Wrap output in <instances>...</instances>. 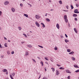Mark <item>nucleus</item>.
<instances>
[{"label": "nucleus", "mask_w": 79, "mask_h": 79, "mask_svg": "<svg viewBox=\"0 0 79 79\" xmlns=\"http://www.w3.org/2000/svg\"><path fill=\"white\" fill-rule=\"evenodd\" d=\"M73 17H77V15L75 14H74L73 15Z\"/></svg>", "instance_id": "obj_17"}, {"label": "nucleus", "mask_w": 79, "mask_h": 79, "mask_svg": "<svg viewBox=\"0 0 79 79\" xmlns=\"http://www.w3.org/2000/svg\"><path fill=\"white\" fill-rule=\"evenodd\" d=\"M20 6H21V7H23V4H20Z\"/></svg>", "instance_id": "obj_32"}, {"label": "nucleus", "mask_w": 79, "mask_h": 79, "mask_svg": "<svg viewBox=\"0 0 79 79\" xmlns=\"http://www.w3.org/2000/svg\"><path fill=\"white\" fill-rule=\"evenodd\" d=\"M0 48H2V45L1 44H0Z\"/></svg>", "instance_id": "obj_53"}, {"label": "nucleus", "mask_w": 79, "mask_h": 79, "mask_svg": "<svg viewBox=\"0 0 79 79\" xmlns=\"http://www.w3.org/2000/svg\"><path fill=\"white\" fill-rule=\"evenodd\" d=\"M41 25H42V27H45V25H44V23H41Z\"/></svg>", "instance_id": "obj_13"}, {"label": "nucleus", "mask_w": 79, "mask_h": 79, "mask_svg": "<svg viewBox=\"0 0 79 79\" xmlns=\"http://www.w3.org/2000/svg\"><path fill=\"white\" fill-rule=\"evenodd\" d=\"M74 30L75 31V32L77 34V29H76V28H74Z\"/></svg>", "instance_id": "obj_16"}, {"label": "nucleus", "mask_w": 79, "mask_h": 79, "mask_svg": "<svg viewBox=\"0 0 79 79\" xmlns=\"http://www.w3.org/2000/svg\"><path fill=\"white\" fill-rule=\"evenodd\" d=\"M76 6L77 7H79V4H76Z\"/></svg>", "instance_id": "obj_37"}, {"label": "nucleus", "mask_w": 79, "mask_h": 79, "mask_svg": "<svg viewBox=\"0 0 79 79\" xmlns=\"http://www.w3.org/2000/svg\"><path fill=\"white\" fill-rule=\"evenodd\" d=\"M66 8H67V9H68L69 8V6H66Z\"/></svg>", "instance_id": "obj_48"}, {"label": "nucleus", "mask_w": 79, "mask_h": 79, "mask_svg": "<svg viewBox=\"0 0 79 79\" xmlns=\"http://www.w3.org/2000/svg\"><path fill=\"white\" fill-rule=\"evenodd\" d=\"M65 35L66 37L67 38H68V35H66V34H65Z\"/></svg>", "instance_id": "obj_49"}, {"label": "nucleus", "mask_w": 79, "mask_h": 79, "mask_svg": "<svg viewBox=\"0 0 79 79\" xmlns=\"http://www.w3.org/2000/svg\"><path fill=\"white\" fill-rule=\"evenodd\" d=\"M74 19L75 21H77V19L76 18H75Z\"/></svg>", "instance_id": "obj_47"}, {"label": "nucleus", "mask_w": 79, "mask_h": 79, "mask_svg": "<svg viewBox=\"0 0 79 79\" xmlns=\"http://www.w3.org/2000/svg\"><path fill=\"white\" fill-rule=\"evenodd\" d=\"M10 77L11 78H12V77H12V75H10Z\"/></svg>", "instance_id": "obj_52"}, {"label": "nucleus", "mask_w": 79, "mask_h": 79, "mask_svg": "<svg viewBox=\"0 0 79 79\" xmlns=\"http://www.w3.org/2000/svg\"><path fill=\"white\" fill-rule=\"evenodd\" d=\"M56 27L58 29H60V26L59 25V24H58V23H57L56 24Z\"/></svg>", "instance_id": "obj_10"}, {"label": "nucleus", "mask_w": 79, "mask_h": 79, "mask_svg": "<svg viewBox=\"0 0 79 79\" xmlns=\"http://www.w3.org/2000/svg\"><path fill=\"white\" fill-rule=\"evenodd\" d=\"M15 73H12V76H13V77L14 76H15Z\"/></svg>", "instance_id": "obj_28"}, {"label": "nucleus", "mask_w": 79, "mask_h": 79, "mask_svg": "<svg viewBox=\"0 0 79 79\" xmlns=\"http://www.w3.org/2000/svg\"><path fill=\"white\" fill-rule=\"evenodd\" d=\"M44 59L46 60H47V61H48V59L47 58V57H45L44 58Z\"/></svg>", "instance_id": "obj_35"}, {"label": "nucleus", "mask_w": 79, "mask_h": 79, "mask_svg": "<svg viewBox=\"0 0 79 79\" xmlns=\"http://www.w3.org/2000/svg\"><path fill=\"white\" fill-rule=\"evenodd\" d=\"M71 58H72V60L73 61L75 60V58L73 56Z\"/></svg>", "instance_id": "obj_19"}, {"label": "nucleus", "mask_w": 79, "mask_h": 79, "mask_svg": "<svg viewBox=\"0 0 79 79\" xmlns=\"http://www.w3.org/2000/svg\"><path fill=\"white\" fill-rule=\"evenodd\" d=\"M38 47H40V48H43V47H42V46H40V45H38Z\"/></svg>", "instance_id": "obj_39"}, {"label": "nucleus", "mask_w": 79, "mask_h": 79, "mask_svg": "<svg viewBox=\"0 0 79 79\" xmlns=\"http://www.w3.org/2000/svg\"><path fill=\"white\" fill-rule=\"evenodd\" d=\"M64 41L66 43H67V42H69V40H68L67 39H65Z\"/></svg>", "instance_id": "obj_22"}, {"label": "nucleus", "mask_w": 79, "mask_h": 79, "mask_svg": "<svg viewBox=\"0 0 79 79\" xmlns=\"http://www.w3.org/2000/svg\"><path fill=\"white\" fill-rule=\"evenodd\" d=\"M74 52L73 51H72V52H70L69 53V55H73V54H74Z\"/></svg>", "instance_id": "obj_12"}, {"label": "nucleus", "mask_w": 79, "mask_h": 79, "mask_svg": "<svg viewBox=\"0 0 79 79\" xmlns=\"http://www.w3.org/2000/svg\"><path fill=\"white\" fill-rule=\"evenodd\" d=\"M7 53L8 55H10V51H7Z\"/></svg>", "instance_id": "obj_24"}, {"label": "nucleus", "mask_w": 79, "mask_h": 79, "mask_svg": "<svg viewBox=\"0 0 79 79\" xmlns=\"http://www.w3.org/2000/svg\"><path fill=\"white\" fill-rule=\"evenodd\" d=\"M6 74H8V72H6Z\"/></svg>", "instance_id": "obj_59"}, {"label": "nucleus", "mask_w": 79, "mask_h": 79, "mask_svg": "<svg viewBox=\"0 0 79 79\" xmlns=\"http://www.w3.org/2000/svg\"><path fill=\"white\" fill-rule=\"evenodd\" d=\"M67 52H71V50L70 49H67Z\"/></svg>", "instance_id": "obj_20"}, {"label": "nucleus", "mask_w": 79, "mask_h": 79, "mask_svg": "<svg viewBox=\"0 0 79 79\" xmlns=\"http://www.w3.org/2000/svg\"><path fill=\"white\" fill-rule=\"evenodd\" d=\"M48 14L46 13V14L45 15V16H47V15Z\"/></svg>", "instance_id": "obj_51"}, {"label": "nucleus", "mask_w": 79, "mask_h": 79, "mask_svg": "<svg viewBox=\"0 0 79 79\" xmlns=\"http://www.w3.org/2000/svg\"><path fill=\"white\" fill-rule=\"evenodd\" d=\"M9 4V2L8 1H6L4 2V5H7Z\"/></svg>", "instance_id": "obj_3"}, {"label": "nucleus", "mask_w": 79, "mask_h": 79, "mask_svg": "<svg viewBox=\"0 0 79 79\" xmlns=\"http://www.w3.org/2000/svg\"><path fill=\"white\" fill-rule=\"evenodd\" d=\"M60 69H64V68H63V67H60L59 68Z\"/></svg>", "instance_id": "obj_27"}, {"label": "nucleus", "mask_w": 79, "mask_h": 79, "mask_svg": "<svg viewBox=\"0 0 79 79\" xmlns=\"http://www.w3.org/2000/svg\"><path fill=\"white\" fill-rule=\"evenodd\" d=\"M64 11H68V10H64Z\"/></svg>", "instance_id": "obj_63"}, {"label": "nucleus", "mask_w": 79, "mask_h": 79, "mask_svg": "<svg viewBox=\"0 0 79 79\" xmlns=\"http://www.w3.org/2000/svg\"><path fill=\"white\" fill-rule=\"evenodd\" d=\"M27 47H29V48H32V45L31 44H27Z\"/></svg>", "instance_id": "obj_9"}, {"label": "nucleus", "mask_w": 79, "mask_h": 79, "mask_svg": "<svg viewBox=\"0 0 79 79\" xmlns=\"http://www.w3.org/2000/svg\"><path fill=\"white\" fill-rule=\"evenodd\" d=\"M56 75H59V74H60V72L59 71H58L56 70Z\"/></svg>", "instance_id": "obj_8"}, {"label": "nucleus", "mask_w": 79, "mask_h": 79, "mask_svg": "<svg viewBox=\"0 0 79 79\" xmlns=\"http://www.w3.org/2000/svg\"><path fill=\"white\" fill-rule=\"evenodd\" d=\"M8 42H11V41L10 40H8Z\"/></svg>", "instance_id": "obj_61"}, {"label": "nucleus", "mask_w": 79, "mask_h": 79, "mask_svg": "<svg viewBox=\"0 0 79 79\" xmlns=\"http://www.w3.org/2000/svg\"><path fill=\"white\" fill-rule=\"evenodd\" d=\"M69 27H70V25H69Z\"/></svg>", "instance_id": "obj_62"}, {"label": "nucleus", "mask_w": 79, "mask_h": 79, "mask_svg": "<svg viewBox=\"0 0 79 79\" xmlns=\"http://www.w3.org/2000/svg\"><path fill=\"white\" fill-rule=\"evenodd\" d=\"M61 38H63V35H61Z\"/></svg>", "instance_id": "obj_58"}, {"label": "nucleus", "mask_w": 79, "mask_h": 79, "mask_svg": "<svg viewBox=\"0 0 79 79\" xmlns=\"http://www.w3.org/2000/svg\"><path fill=\"white\" fill-rule=\"evenodd\" d=\"M74 66L75 68H79V66H78L77 65H74Z\"/></svg>", "instance_id": "obj_18"}, {"label": "nucleus", "mask_w": 79, "mask_h": 79, "mask_svg": "<svg viewBox=\"0 0 79 79\" xmlns=\"http://www.w3.org/2000/svg\"><path fill=\"white\" fill-rule=\"evenodd\" d=\"M4 45L5 47H8V46H7V44L6 43H5L4 44Z\"/></svg>", "instance_id": "obj_31"}, {"label": "nucleus", "mask_w": 79, "mask_h": 79, "mask_svg": "<svg viewBox=\"0 0 79 79\" xmlns=\"http://www.w3.org/2000/svg\"><path fill=\"white\" fill-rule=\"evenodd\" d=\"M18 28L19 31H21V29H22L21 27H18Z\"/></svg>", "instance_id": "obj_25"}, {"label": "nucleus", "mask_w": 79, "mask_h": 79, "mask_svg": "<svg viewBox=\"0 0 79 79\" xmlns=\"http://www.w3.org/2000/svg\"><path fill=\"white\" fill-rule=\"evenodd\" d=\"M66 72L67 73H69V74H71V72L69 71V69H67L66 70Z\"/></svg>", "instance_id": "obj_7"}, {"label": "nucleus", "mask_w": 79, "mask_h": 79, "mask_svg": "<svg viewBox=\"0 0 79 79\" xmlns=\"http://www.w3.org/2000/svg\"><path fill=\"white\" fill-rule=\"evenodd\" d=\"M40 77H41V75H40V76L39 77V78H38V79H40Z\"/></svg>", "instance_id": "obj_56"}, {"label": "nucleus", "mask_w": 79, "mask_h": 79, "mask_svg": "<svg viewBox=\"0 0 79 79\" xmlns=\"http://www.w3.org/2000/svg\"><path fill=\"white\" fill-rule=\"evenodd\" d=\"M74 13H79V12L78 11V10L75 9L74 11Z\"/></svg>", "instance_id": "obj_5"}, {"label": "nucleus", "mask_w": 79, "mask_h": 79, "mask_svg": "<svg viewBox=\"0 0 79 79\" xmlns=\"http://www.w3.org/2000/svg\"><path fill=\"white\" fill-rule=\"evenodd\" d=\"M44 69H45V71H47V69H45V68H44Z\"/></svg>", "instance_id": "obj_64"}, {"label": "nucleus", "mask_w": 79, "mask_h": 79, "mask_svg": "<svg viewBox=\"0 0 79 79\" xmlns=\"http://www.w3.org/2000/svg\"><path fill=\"white\" fill-rule=\"evenodd\" d=\"M42 79H48V78H47V77H44Z\"/></svg>", "instance_id": "obj_36"}, {"label": "nucleus", "mask_w": 79, "mask_h": 79, "mask_svg": "<svg viewBox=\"0 0 79 79\" xmlns=\"http://www.w3.org/2000/svg\"><path fill=\"white\" fill-rule=\"evenodd\" d=\"M4 38L5 40H7V39H6V37H4Z\"/></svg>", "instance_id": "obj_54"}, {"label": "nucleus", "mask_w": 79, "mask_h": 79, "mask_svg": "<svg viewBox=\"0 0 79 79\" xmlns=\"http://www.w3.org/2000/svg\"><path fill=\"white\" fill-rule=\"evenodd\" d=\"M50 60L51 61H52V62H53V59H52V58H51Z\"/></svg>", "instance_id": "obj_45"}, {"label": "nucleus", "mask_w": 79, "mask_h": 79, "mask_svg": "<svg viewBox=\"0 0 79 79\" xmlns=\"http://www.w3.org/2000/svg\"><path fill=\"white\" fill-rule=\"evenodd\" d=\"M23 35H24V36H25V37H26L27 38V36L26 35V34H23Z\"/></svg>", "instance_id": "obj_43"}, {"label": "nucleus", "mask_w": 79, "mask_h": 79, "mask_svg": "<svg viewBox=\"0 0 79 79\" xmlns=\"http://www.w3.org/2000/svg\"><path fill=\"white\" fill-rule=\"evenodd\" d=\"M70 6L71 8V9L72 10H73V8H74V7H73V5H71Z\"/></svg>", "instance_id": "obj_34"}, {"label": "nucleus", "mask_w": 79, "mask_h": 79, "mask_svg": "<svg viewBox=\"0 0 79 79\" xmlns=\"http://www.w3.org/2000/svg\"><path fill=\"white\" fill-rule=\"evenodd\" d=\"M29 51H27L25 52V56H27L29 55Z\"/></svg>", "instance_id": "obj_4"}, {"label": "nucleus", "mask_w": 79, "mask_h": 79, "mask_svg": "<svg viewBox=\"0 0 79 79\" xmlns=\"http://www.w3.org/2000/svg\"><path fill=\"white\" fill-rule=\"evenodd\" d=\"M46 20L47 21H48V22H50V20L49 19H46Z\"/></svg>", "instance_id": "obj_23"}, {"label": "nucleus", "mask_w": 79, "mask_h": 79, "mask_svg": "<svg viewBox=\"0 0 79 79\" xmlns=\"http://www.w3.org/2000/svg\"><path fill=\"white\" fill-rule=\"evenodd\" d=\"M40 64H42V66H44V64H43V62L42 61L40 62Z\"/></svg>", "instance_id": "obj_29"}, {"label": "nucleus", "mask_w": 79, "mask_h": 79, "mask_svg": "<svg viewBox=\"0 0 79 79\" xmlns=\"http://www.w3.org/2000/svg\"><path fill=\"white\" fill-rule=\"evenodd\" d=\"M24 43H25L24 41H23L21 42V44H24Z\"/></svg>", "instance_id": "obj_50"}, {"label": "nucleus", "mask_w": 79, "mask_h": 79, "mask_svg": "<svg viewBox=\"0 0 79 79\" xmlns=\"http://www.w3.org/2000/svg\"><path fill=\"white\" fill-rule=\"evenodd\" d=\"M59 3L60 5H61L62 4V1H59Z\"/></svg>", "instance_id": "obj_30"}, {"label": "nucleus", "mask_w": 79, "mask_h": 79, "mask_svg": "<svg viewBox=\"0 0 79 79\" xmlns=\"http://www.w3.org/2000/svg\"><path fill=\"white\" fill-rule=\"evenodd\" d=\"M24 16H25V17H26V18H28V15H27V14H24Z\"/></svg>", "instance_id": "obj_21"}, {"label": "nucleus", "mask_w": 79, "mask_h": 79, "mask_svg": "<svg viewBox=\"0 0 79 79\" xmlns=\"http://www.w3.org/2000/svg\"><path fill=\"white\" fill-rule=\"evenodd\" d=\"M56 66H58V67H60V66H61V65L58 64H57Z\"/></svg>", "instance_id": "obj_44"}, {"label": "nucleus", "mask_w": 79, "mask_h": 79, "mask_svg": "<svg viewBox=\"0 0 79 79\" xmlns=\"http://www.w3.org/2000/svg\"><path fill=\"white\" fill-rule=\"evenodd\" d=\"M67 78L68 79H71V76H68L67 77Z\"/></svg>", "instance_id": "obj_38"}, {"label": "nucleus", "mask_w": 79, "mask_h": 79, "mask_svg": "<svg viewBox=\"0 0 79 79\" xmlns=\"http://www.w3.org/2000/svg\"><path fill=\"white\" fill-rule=\"evenodd\" d=\"M27 5H29L31 7H32V5H31V4L27 3Z\"/></svg>", "instance_id": "obj_33"}, {"label": "nucleus", "mask_w": 79, "mask_h": 79, "mask_svg": "<svg viewBox=\"0 0 79 79\" xmlns=\"http://www.w3.org/2000/svg\"><path fill=\"white\" fill-rule=\"evenodd\" d=\"M37 58H38V59H39V60H40V57H37Z\"/></svg>", "instance_id": "obj_55"}, {"label": "nucleus", "mask_w": 79, "mask_h": 79, "mask_svg": "<svg viewBox=\"0 0 79 79\" xmlns=\"http://www.w3.org/2000/svg\"><path fill=\"white\" fill-rule=\"evenodd\" d=\"M11 10L12 12H15V9L13 7L12 8Z\"/></svg>", "instance_id": "obj_11"}, {"label": "nucleus", "mask_w": 79, "mask_h": 79, "mask_svg": "<svg viewBox=\"0 0 79 79\" xmlns=\"http://www.w3.org/2000/svg\"><path fill=\"white\" fill-rule=\"evenodd\" d=\"M51 69H52V72H53V73H54V72L55 71V68H51Z\"/></svg>", "instance_id": "obj_15"}, {"label": "nucleus", "mask_w": 79, "mask_h": 79, "mask_svg": "<svg viewBox=\"0 0 79 79\" xmlns=\"http://www.w3.org/2000/svg\"><path fill=\"white\" fill-rule=\"evenodd\" d=\"M45 63H46V64H48L47 62H45Z\"/></svg>", "instance_id": "obj_60"}, {"label": "nucleus", "mask_w": 79, "mask_h": 79, "mask_svg": "<svg viewBox=\"0 0 79 79\" xmlns=\"http://www.w3.org/2000/svg\"><path fill=\"white\" fill-rule=\"evenodd\" d=\"M27 35L28 36H30V35H29V33H27Z\"/></svg>", "instance_id": "obj_57"}, {"label": "nucleus", "mask_w": 79, "mask_h": 79, "mask_svg": "<svg viewBox=\"0 0 79 79\" xmlns=\"http://www.w3.org/2000/svg\"><path fill=\"white\" fill-rule=\"evenodd\" d=\"M2 72L4 73H6V72H7V70L6 69H4L2 70Z\"/></svg>", "instance_id": "obj_14"}, {"label": "nucleus", "mask_w": 79, "mask_h": 79, "mask_svg": "<svg viewBox=\"0 0 79 79\" xmlns=\"http://www.w3.org/2000/svg\"><path fill=\"white\" fill-rule=\"evenodd\" d=\"M32 61H34L35 63H36V61H35V60L34 59H32Z\"/></svg>", "instance_id": "obj_42"}, {"label": "nucleus", "mask_w": 79, "mask_h": 79, "mask_svg": "<svg viewBox=\"0 0 79 79\" xmlns=\"http://www.w3.org/2000/svg\"><path fill=\"white\" fill-rule=\"evenodd\" d=\"M64 18L65 20V23H68V20L67 19V15H64Z\"/></svg>", "instance_id": "obj_1"}, {"label": "nucleus", "mask_w": 79, "mask_h": 79, "mask_svg": "<svg viewBox=\"0 0 79 79\" xmlns=\"http://www.w3.org/2000/svg\"><path fill=\"white\" fill-rule=\"evenodd\" d=\"M78 72H79V69H77L75 71V73H78Z\"/></svg>", "instance_id": "obj_40"}, {"label": "nucleus", "mask_w": 79, "mask_h": 79, "mask_svg": "<svg viewBox=\"0 0 79 79\" xmlns=\"http://www.w3.org/2000/svg\"><path fill=\"white\" fill-rule=\"evenodd\" d=\"M11 54L12 55H13V54H14V53H15V52H14V51H13L11 52Z\"/></svg>", "instance_id": "obj_41"}, {"label": "nucleus", "mask_w": 79, "mask_h": 79, "mask_svg": "<svg viewBox=\"0 0 79 79\" xmlns=\"http://www.w3.org/2000/svg\"><path fill=\"white\" fill-rule=\"evenodd\" d=\"M35 24L36 25V26L38 27H40V24L38 23L37 22H36L35 23Z\"/></svg>", "instance_id": "obj_6"}, {"label": "nucleus", "mask_w": 79, "mask_h": 79, "mask_svg": "<svg viewBox=\"0 0 79 79\" xmlns=\"http://www.w3.org/2000/svg\"><path fill=\"white\" fill-rule=\"evenodd\" d=\"M40 17H41V16L39 15H35V18L37 19H40Z\"/></svg>", "instance_id": "obj_2"}, {"label": "nucleus", "mask_w": 79, "mask_h": 79, "mask_svg": "<svg viewBox=\"0 0 79 79\" xmlns=\"http://www.w3.org/2000/svg\"><path fill=\"white\" fill-rule=\"evenodd\" d=\"M54 50H58V48H57V47L56 46H55L54 48Z\"/></svg>", "instance_id": "obj_26"}, {"label": "nucleus", "mask_w": 79, "mask_h": 79, "mask_svg": "<svg viewBox=\"0 0 79 79\" xmlns=\"http://www.w3.org/2000/svg\"><path fill=\"white\" fill-rule=\"evenodd\" d=\"M2 14V12L1 11H0V16H1Z\"/></svg>", "instance_id": "obj_46"}]
</instances>
